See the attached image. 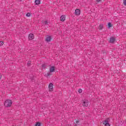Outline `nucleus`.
<instances>
[{"instance_id": "f257e3e1", "label": "nucleus", "mask_w": 126, "mask_h": 126, "mask_svg": "<svg viewBox=\"0 0 126 126\" xmlns=\"http://www.w3.org/2000/svg\"><path fill=\"white\" fill-rule=\"evenodd\" d=\"M12 105V100L11 99H6L4 102V106L5 108H9Z\"/></svg>"}, {"instance_id": "f03ea898", "label": "nucleus", "mask_w": 126, "mask_h": 126, "mask_svg": "<svg viewBox=\"0 0 126 126\" xmlns=\"http://www.w3.org/2000/svg\"><path fill=\"white\" fill-rule=\"evenodd\" d=\"M103 125L104 126H111L110 125V118H107L102 122Z\"/></svg>"}, {"instance_id": "7ed1b4c3", "label": "nucleus", "mask_w": 126, "mask_h": 126, "mask_svg": "<svg viewBox=\"0 0 126 126\" xmlns=\"http://www.w3.org/2000/svg\"><path fill=\"white\" fill-rule=\"evenodd\" d=\"M116 42V38L114 36H111L108 40V43L110 44H114Z\"/></svg>"}, {"instance_id": "20e7f679", "label": "nucleus", "mask_w": 126, "mask_h": 126, "mask_svg": "<svg viewBox=\"0 0 126 126\" xmlns=\"http://www.w3.org/2000/svg\"><path fill=\"white\" fill-rule=\"evenodd\" d=\"M89 104V102H88V100L85 99L84 100H83L82 105L83 106V107H88Z\"/></svg>"}, {"instance_id": "39448f33", "label": "nucleus", "mask_w": 126, "mask_h": 126, "mask_svg": "<svg viewBox=\"0 0 126 126\" xmlns=\"http://www.w3.org/2000/svg\"><path fill=\"white\" fill-rule=\"evenodd\" d=\"M49 91H53L54 90V84L52 83H50L49 85Z\"/></svg>"}, {"instance_id": "423d86ee", "label": "nucleus", "mask_w": 126, "mask_h": 126, "mask_svg": "<svg viewBox=\"0 0 126 126\" xmlns=\"http://www.w3.org/2000/svg\"><path fill=\"white\" fill-rule=\"evenodd\" d=\"M29 40H30L31 41H32L33 39H34V34L33 33H30L29 35Z\"/></svg>"}, {"instance_id": "0eeeda50", "label": "nucleus", "mask_w": 126, "mask_h": 126, "mask_svg": "<svg viewBox=\"0 0 126 126\" xmlns=\"http://www.w3.org/2000/svg\"><path fill=\"white\" fill-rule=\"evenodd\" d=\"M45 41H46L47 43L51 42V41H52V36L48 35L45 39Z\"/></svg>"}, {"instance_id": "6e6552de", "label": "nucleus", "mask_w": 126, "mask_h": 126, "mask_svg": "<svg viewBox=\"0 0 126 126\" xmlns=\"http://www.w3.org/2000/svg\"><path fill=\"white\" fill-rule=\"evenodd\" d=\"M75 14L77 16L80 15V10L79 9H76L75 10Z\"/></svg>"}, {"instance_id": "1a4fd4ad", "label": "nucleus", "mask_w": 126, "mask_h": 126, "mask_svg": "<svg viewBox=\"0 0 126 126\" xmlns=\"http://www.w3.org/2000/svg\"><path fill=\"white\" fill-rule=\"evenodd\" d=\"M56 71V67L52 66L50 68V72H55Z\"/></svg>"}, {"instance_id": "9d476101", "label": "nucleus", "mask_w": 126, "mask_h": 126, "mask_svg": "<svg viewBox=\"0 0 126 126\" xmlns=\"http://www.w3.org/2000/svg\"><path fill=\"white\" fill-rule=\"evenodd\" d=\"M60 20L61 21H62V22H63V21L65 20V15H63L62 16H61V17H60Z\"/></svg>"}, {"instance_id": "9b49d317", "label": "nucleus", "mask_w": 126, "mask_h": 126, "mask_svg": "<svg viewBox=\"0 0 126 126\" xmlns=\"http://www.w3.org/2000/svg\"><path fill=\"white\" fill-rule=\"evenodd\" d=\"M34 3L35 5H38L41 3L40 0H35Z\"/></svg>"}, {"instance_id": "f8f14e48", "label": "nucleus", "mask_w": 126, "mask_h": 126, "mask_svg": "<svg viewBox=\"0 0 126 126\" xmlns=\"http://www.w3.org/2000/svg\"><path fill=\"white\" fill-rule=\"evenodd\" d=\"M99 30H102L104 29V24H100L98 27Z\"/></svg>"}, {"instance_id": "ddd939ff", "label": "nucleus", "mask_w": 126, "mask_h": 126, "mask_svg": "<svg viewBox=\"0 0 126 126\" xmlns=\"http://www.w3.org/2000/svg\"><path fill=\"white\" fill-rule=\"evenodd\" d=\"M107 26H108V29H110V28L113 27V24H112V23L111 22H108L107 24Z\"/></svg>"}, {"instance_id": "4468645a", "label": "nucleus", "mask_w": 126, "mask_h": 126, "mask_svg": "<svg viewBox=\"0 0 126 126\" xmlns=\"http://www.w3.org/2000/svg\"><path fill=\"white\" fill-rule=\"evenodd\" d=\"M29 78L32 81V82H34L35 81V79H34V76H30Z\"/></svg>"}, {"instance_id": "2eb2a0df", "label": "nucleus", "mask_w": 126, "mask_h": 126, "mask_svg": "<svg viewBox=\"0 0 126 126\" xmlns=\"http://www.w3.org/2000/svg\"><path fill=\"white\" fill-rule=\"evenodd\" d=\"M41 67L42 69H46V67H47V65L43 63L42 64Z\"/></svg>"}, {"instance_id": "dca6fc26", "label": "nucleus", "mask_w": 126, "mask_h": 126, "mask_svg": "<svg viewBox=\"0 0 126 126\" xmlns=\"http://www.w3.org/2000/svg\"><path fill=\"white\" fill-rule=\"evenodd\" d=\"M51 75H52V74L50 73H47L45 74L44 76H45V77H49V76H51Z\"/></svg>"}, {"instance_id": "f3484780", "label": "nucleus", "mask_w": 126, "mask_h": 126, "mask_svg": "<svg viewBox=\"0 0 126 126\" xmlns=\"http://www.w3.org/2000/svg\"><path fill=\"white\" fill-rule=\"evenodd\" d=\"M35 126H41V123L39 122H37L35 124Z\"/></svg>"}, {"instance_id": "a211bd4d", "label": "nucleus", "mask_w": 126, "mask_h": 126, "mask_svg": "<svg viewBox=\"0 0 126 126\" xmlns=\"http://www.w3.org/2000/svg\"><path fill=\"white\" fill-rule=\"evenodd\" d=\"M75 121L76 123L74 124H75L76 125H77L78 126L79 125V120H76V119H75Z\"/></svg>"}, {"instance_id": "6ab92c4d", "label": "nucleus", "mask_w": 126, "mask_h": 126, "mask_svg": "<svg viewBox=\"0 0 126 126\" xmlns=\"http://www.w3.org/2000/svg\"><path fill=\"white\" fill-rule=\"evenodd\" d=\"M31 15V14L30 13H27V14H26V16L27 17H30V16Z\"/></svg>"}, {"instance_id": "aec40b11", "label": "nucleus", "mask_w": 126, "mask_h": 126, "mask_svg": "<svg viewBox=\"0 0 126 126\" xmlns=\"http://www.w3.org/2000/svg\"><path fill=\"white\" fill-rule=\"evenodd\" d=\"M48 21H45L44 22V24L45 25H48Z\"/></svg>"}, {"instance_id": "412c9836", "label": "nucleus", "mask_w": 126, "mask_h": 126, "mask_svg": "<svg viewBox=\"0 0 126 126\" xmlns=\"http://www.w3.org/2000/svg\"><path fill=\"white\" fill-rule=\"evenodd\" d=\"M78 92H79V93H82V89H79Z\"/></svg>"}, {"instance_id": "4be33fe9", "label": "nucleus", "mask_w": 126, "mask_h": 126, "mask_svg": "<svg viewBox=\"0 0 126 126\" xmlns=\"http://www.w3.org/2000/svg\"><path fill=\"white\" fill-rule=\"evenodd\" d=\"M123 4L126 6V0H123Z\"/></svg>"}, {"instance_id": "5701e85b", "label": "nucleus", "mask_w": 126, "mask_h": 126, "mask_svg": "<svg viewBox=\"0 0 126 126\" xmlns=\"http://www.w3.org/2000/svg\"><path fill=\"white\" fill-rule=\"evenodd\" d=\"M3 45V42L2 41H0V47H1Z\"/></svg>"}, {"instance_id": "b1692460", "label": "nucleus", "mask_w": 126, "mask_h": 126, "mask_svg": "<svg viewBox=\"0 0 126 126\" xmlns=\"http://www.w3.org/2000/svg\"><path fill=\"white\" fill-rule=\"evenodd\" d=\"M30 64H31V62H29L28 63V65H30Z\"/></svg>"}, {"instance_id": "393cba45", "label": "nucleus", "mask_w": 126, "mask_h": 126, "mask_svg": "<svg viewBox=\"0 0 126 126\" xmlns=\"http://www.w3.org/2000/svg\"><path fill=\"white\" fill-rule=\"evenodd\" d=\"M99 1H101V0H96V2H99Z\"/></svg>"}, {"instance_id": "a878e982", "label": "nucleus", "mask_w": 126, "mask_h": 126, "mask_svg": "<svg viewBox=\"0 0 126 126\" xmlns=\"http://www.w3.org/2000/svg\"><path fill=\"white\" fill-rule=\"evenodd\" d=\"M1 77H2V75L0 74V79H1Z\"/></svg>"}, {"instance_id": "bb28decb", "label": "nucleus", "mask_w": 126, "mask_h": 126, "mask_svg": "<svg viewBox=\"0 0 126 126\" xmlns=\"http://www.w3.org/2000/svg\"><path fill=\"white\" fill-rule=\"evenodd\" d=\"M75 125H74V126H77V124H74Z\"/></svg>"}]
</instances>
